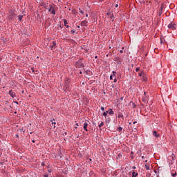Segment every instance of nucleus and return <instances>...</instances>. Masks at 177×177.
Masks as SVG:
<instances>
[{
	"label": "nucleus",
	"instance_id": "nucleus-1",
	"mask_svg": "<svg viewBox=\"0 0 177 177\" xmlns=\"http://www.w3.org/2000/svg\"><path fill=\"white\" fill-rule=\"evenodd\" d=\"M168 28L170 29V30H176V24H175V23L174 22H171L169 25H168Z\"/></svg>",
	"mask_w": 177,
	"mask_h": 177
},
{
	"label": "nucleus",
	"instance_id": "nucleus-2",
	"mask_svg": "<svg viewBox=\"0 0 177 177\" xmlns=\"http://www.w3.org/2000/svg\"><path fill=\"white\" fill-rule=\"evenodd\" d=\"M9 95H10L11 97H16V93L13 92L12 90L9 91Z\"/></svg>",
	"mask_w": 177,
	"mask_h": 177
},
{
	"label": "nucleus",
	"instance_id": "nucleus-3",
	"mask_svg": "<svg viewBox=\"0 0 177 177\" xmlns=\"http://www.w3.org/2000/svg\"><path fill=\"white\" fill-rule=\"evenodd\" d=\"M107 16L109 17V19H114V15L111 12H107Z\"/></svg>",
	"mask_w": 177,
	"mask_h": 177
},
{
	"label": "nucleus",
	"instance_id": "nucleus-4",
	"mask_svg": "<svg viewBox=\"0 0 177 177\" xmlns=\"http://www.w3.org/2000/svg\"><path fill=\"white\" fill-rule=\"evenodd\" d=\"M83 128H84V131H88V123L86 122H85L84 123V127H83Z\"/></svg>",
	"mask_w": 177,
	"mask_h": 177
},
{
	"label": "nucleus",
	"instance_id": "nucleus-5",
	"mask_svg": "<svg viewBox=\"0 0 177 177\" xmlns=\"http://www.w3.org/2000/svg\"><path fill=\"white\" fill-rule=\"evenodd\" d=\"M10 15L11 16V17H15V11H13V10H10Z\"/></svg>",
	"mask_w": 177,
	"mask_h": 177
},
{
	"label": "nucleus",
	"instance_id": "nucleus-6",
	"mask_svg": "<svg viewBox=\"0 0 177 177\" xmlns=\"http://www.w3.org/2000/svg\"><path fill=\"white\" fill-rule=\"evenodd\" d=\"M88 21H83L81 22V26H87Z\"/></svg>",
	"mask_w": 177,
	"mask_h": 177
},
{
	"label": "nucleus",
	"instance_id": "nucleus-7",
	"mask_svg": "<svg viewBox=\"0 0 177 177\" xmlns=\"http://www.w3.org/2000/svg\"><path fill=\"white\" fill-rule=\"evenodd\" d=\"M153 136H156V138H158V136H160V135H158V134L157 133V131H154L153 132Z\"/></svg>",
	"mask_w": 177,
	"mask_h": 177
},
{
	"label": "nucleus",
	"instance_id": "nucleus-8",
	"mask_svg": "<svg viewBox=\"0 0 177 177\" xmlns=\"http://www.w3.org/2000/svg\"><path fill=\"white\" fill-rule=\"evenodd\" d=\"M145 168L147 169V171H150V165H145Z\"/></svg>",
	"mask_w": 177,
	"mask_h": 177
},
{
	"label": "nucleus",
	"instance_id": "nucleus-9",
	"mask_svg": "<svg viewBox=\"0 0 177 177\" xmlns=\"http://www.w3.org/2000/svg\"><path fill=\"white\" fill-rule=\"evenodd\" d=\"M86 74H87V75H92V71H86Z\"/></svg>",
	"mask_w": 177,
	"mask_h": 177
},
{
	"label": "nucleus",
	"instance_id": "nucleus-10",
	"mask_svg": "<svg viewBox=\"0 0 177 177\" xmlns=\"http://www.w3.org/2000/svg\"><path fill=\"white\" fill-rule=\"evenodd\" d=\"M108 113L110 115H113L114 114V111H113V109H110L109 111H107Z\"/></svg>",
	"mask_w": 177,
	"mask_h": 177
},
{
	"label": "nucleus",
	"instance_id": "nucleus-11",
	"mask_svg": "<svg viewBox=\"0 0 177 177\" xmlns=\"http://www.w3.org/2000/svg\"><path fill=\"white\" fill-rule=\"evenodd\" d=\"M50 14L51 15H56V12L55 11V9L54 8H53L52 10H51V11H50Z\"/></svg>",
	"mask_w": 177,
	"mask_h": 177
},
{
	"label": "nucleus",
	"instance_id": "nucleus-12",
	"mask_svg": "<svg viewBox=\"0 0 177 177\" xmlns=\"http://www.w3.org/2000/svg\"><path fill=\"white\" fill-rule=\"evenodd\" d=\"M22 19H23V15H19V16H18V20H19V21H21Z\"/></svg>",
	"mask_w": 177,
	"mask_h": 177
},
{
	"label": "nucleus",
	"instance_id": "nucleus-13",
	"mask_svg": "<svg viewBox=\"0 0 177 177\" xmlns=\"http://www.w3.org/2000/svg\"><path fill=\"white\" fill-rule=\"evenodd\" d=\"M124 118V115H122V113H119L118 115V118Z\"/></svg>",
	"mask_w": 177,
	"mask_h": 177
},
{
	"label": "nucleus",
	"instance_id": "nucleus-14",
	"mask_svg": "<svg viewBox=\"0 0 177 177\" xmlns=\"http://www.w3.org/2000/svg\"><path fill=\"white\" fill-rule=\"evenodd\" d=\"M136 176H138V173L133 171V172L132 173V177H136Z\"/></svg>",
	"mask_w": 177,
	"mask_h": 177
},
{
	"label": "nucleus",
	"instance_id": "nucleus-15",
	"mask_svg": "<svg viewBox=\"0 0 177 177\" xmlns=\"http://www.w3.org/2000/svg\"><path fill=\"white\" fill-rule=\"evenodd\" d=\"M48 12H50L53 9V6H50L48 8H47Z\"/></svg>",
	"mask_w": 177,
	"mask_h": 177
},
{
	"label": "nucleus",
	"instance_id": "nucleus-16",
	"mask_svg": "<svg viewBox=\"0 0 177 177\" xmlns=\"http://www.w3.org/2000/svg\"><path fill=\"white\" fill-rule=\"evenodd\" d=\"M64 24L65 27H68V26H67V24H68L67 20L65 19V20L64 21Z\"/></svg>",
	"mask_w": 177,
	"mask_h": 177
},
{
	"label": "nucleus",
	"instance_id": "nucleus-17",
	"mask_svg": "<svg viewBox=\"0 0 177 177\" xmlns=\"http://www.w3.org/2000/svg\"><path fill=\"white\" fill-rule=\"evenodd\" d=\"M103 125H104V123H103V122H101V123L98 125L99 128H102V127H103Z\"/></svg>",
	"mask_w": 177,
	"mask_h": 177
},
{
	"label": "nucleus",
	"instance_id": "nucleus-18",
	"mask_svg": "<svg viewBox=\"0 0 177 177\" xmlns=\"http://www.w3.org/2000/svg\"><path fill=\"white\" fill-rule=\"evenodd\" d=\"M115 74H117V73L115 71H113L112 75H113V77H115Z\"/></svg>",
	"mask_w": 177,
	"mask_h": 177
},
{
	"label": "nucleus",
	"instance_id": "nucleus-19",
	"mask_svg": "<svg viewBox=\"0 0 177 177\" xmlns=\"http://www.w3.org/2000/svg\"><path fill=\"white\" fill-rule=\"evenodd\" d=\"M56 46V42L53 41V46H51V48Z\"/></svg>",
	"mask_w": 177,
	"mask_h": 177
},
{
	"label": "nucleus",
	"instance_id": "nucleus-20",
	"mask_svg": "<svg viewBox=\"0 0 177 177\" xmlns=\"http://www.w3.org/2000/svg\"><path fill=\"white\" fill-rule=\"evenodd\" d=\"M118 130L119 132H121L122 131V127H118Z\"/></svg>",
	"mask_w": 177,
	"mask_h": 177
},
{
	"label": "nucleus",
	"instance_id": "nucleus-21",
	"mask_svg": "<svg viewBox=\"0 0 177 177\" xmlns=\"http://www.w3.org/2000/svg\"><path fill=\"white\" fill-rule=\"evenodd\" d=\"M107 113H109V111H106V112H104L103 115H104V117H106Z\"/></svg>",
	"mask_w": 177,
	"mask_h": 177
},
{
	"label": "nucleus",
	"instance_id": "nucleus-22",
	"mask_svg": "<svg viewBox=\"0 0 177 177\" xmlns=\"http://www.w3.org/2000/svg\"><path fill=\"white\" fill-rule=\"evenodd\" d=\"M52 125L53 127H54V128H56V126H55L56 125V122H52Z\"/></svg>",
	"mask_w": 177,
	"mask_h": 177
},
{
	"label": "nucleus",
	"instance_id": "nucleus-23",
	"mask_svg": "<svg viewBox=\"0 0 177 177\" xmlns=\"http://www.w3.org/2000/svg\"><path fill=\"white\" fill-rule=\"evenodd\" d=\"M171 176H173V177L176 176V173H172V174H171Z\"/></svg>",
	"mask_w": 177,
	"mask_h": 177
},
{
	"label": "nucleus",
	"instance_id": "nucleus-24",
	"mask_svg": "<svg viewBox=\"0 0 177 177\" xmlns=\"http://www.w3.org/2000/svg\"><path fill=\"white\" fill-rule=\"evenodd\" d=\"M140 71V68H137L136 69V73H138V71Z\"/></svg>",
	"mask_w": 177,
	"mask_h": 177
},
{
	"label": "nucleus",
	"instance_id": "nucleus-25",
	"mask_svg": "<svg viewBox=\"0 0 177 177\" xmlns=\"http://www.w3.org/2000/svg\"><path fill=\"white\" fill-rule=\"evenodd\" d=\"M71 32H72V34H74L75 32V30H72Z\"/></svg>",
	"mask_w": 177,
	"mask_h": 177
},
{
	"label": "nucleus",
	"instance_id": "nucleus-26",
	"mask_svg": "<svg viewBox=\"0 0 177 177\" xmlns=\"http://www.w3.org/2000/svg\"><path fill=\"white\" fill-rule=\"evenodd\" d=\"M101 110H102V111H104V107L102 106Z\"/></svg>",
	"mask_w": 177,
	"mask_h": 177
},
{
	"label": "nucleus",
	"instance_id": "nucleus-27",
	"mask_svg": "<svg viewBox=\"0 0 177 177\" xmlns=\"http://www.w3.org/2000/svg\"><path fill=\"white\" fill-rule=\"evenodd\" d=\"M110 80H113V75H111V76H110Z\"/></svg>",
	"mask_w": 177,
	"mask_h": 177
},
{
	"label": "nucleus",
	"instance_id": "nucleus-28",
	"mask_svg": "<svg viewBox=\"0 0 177 177\" xmlns=\"http://www.w3.org/2000/svg\"><path fill=\"white\" fill-rule=\"evenodd\" d=\"M80 13L84 14V12L82 10H80Z\"/></svg>",
	"mask_w": 177,
	"mask_h": 177
},
{
	"label": "nucleus",
	"instance_id": "nucleus-29",
	"mask_svg": "<svg viewBox=\"0 0 177 177\" xmlns=\"http://www.w3.org/2000/svg\"><path fill=\"white\" fill-rule=\"evenodd\" d=\"M44 176V177H48L49 176L48 174H45Z\"/></svg>",
	"mask_w": 177,
	"mask_h": 177
},
{
	"label": "nucleus",
	"instance_id": "nucleus-30",
	"mask_svg": "<svg viewBox=\"0 0 177 177\" xmlns=\"http://www.w3.org/2000/svg\"><path fill=\"white\" fill-rule=\"evenodd\" d=\"M123 52H124V51H123L122 50H120V53H123Z\"/></svg>",
	"mask_w": 177,
	"mask_h": 177
},
{
	"label": "nucleus",
	"instance_id": "nucleus-31",
	"mask_svg": "<svg viewBox=\"0 0 177 177\" xmlns=\"http://www.w3.org/2000/svg\"><path fill=\"white\" fill-rule=\"evenodd\" d=\"M142 73H139V76H140V77H142Z\"/></svg>",
	"mask_w": 177,
	"mask_h": 177
},
{
	"label": "nucleus",
	"instance_id": "nucleus-32",
	"mask_svg": "<svg viewBox=\"0 0 177 177\" xmlns=\"http://www.w3.org/2000/svg\"><path fill=\"white\" fill-rule=\"evenodd\" d=\"M114 82H117V79H114Z\"/></svg>",
	"mask_w": 177,
	"mask_h": 177
},
{
	"label": "nucleus",
	"instance_id": "nucleus-33",
	"mask_svg": "<svg viewBox=\"0 0 177 177\" xmlns=\"http://www.w3.org/2000/svg\"><path fill=\"white\" fill-rule=\"evenodd\" d=\"M137 122H138L135 121V122H133V124H137Z\"/></svg>",
	"mask_w": 177,
	"mask_h": 177
},
{
	"label": "nucleus",
	"instance_id": "nucleus-34",
	"mask_svg": "<svg viewBox=\"0 0 177 177\" xmlns=\"http://www.w3.org/2000/svg\"><path fill=\"white\" fill-rule=\"evenodd\" d=\"M118 6V4H116V5H115V8H117Z\"/></svg>",
	"mask_w": 177,
	"mask_h": 177
},
{
	"label": "nucleus",
	"instance_id": "nucleus-35",
	"mask_svg": "<svg viewBox=\"0 0 177 177\" xmlns=\"http://www.w3.org/2000/svg\"><path fill=\"white\" fill-rule=\"evenodd\" d=\"M86 17H88V14H86Z\"/></svg>",
	"mask_w": 177,
	"mask_h": 177
},
{
	"label": "nucleus",
	"instance_id": "nucleus-36",
	"mask_svg": "<svg viewBox=\"0 0 177 177\" xmlns=\"http://www.w3.org/2000/svg\"><path fill=\"white\" fill-rule=\"evenodd\" d=\"M143 81H146V78H144V79H143Z\"/></svg>",
	"mask_w": 177,
	"mask_h": 177
},
{
	"label": "nucleus",
	"instance_id": "nucleus-37",
	"mask_svg": "<svg viewBox=\"0 0 177 177\" xmlns=\"http://www.w3.org/2000/svg\"><path fill=\"white\" fill-rule=\"evenodd\" d=\"M132 124V122H129V125H131Z\"/></svg>",
	"mask_w": 177,
	"mask_h": 177
},
{
	"label": "nucleus",
	"instance_id": "nucleus-38",
	"mask_svg": "<svg viewBox=\"0 0 177 177\" xmlns=\"http://www.w3.org/2000/svg\"><path fill=\"white\" fill-rule=\"evenodd\" d=\"M76 127H78V123H76Z\"/></svg>",
	"mask_w": 177,
	"mask_h": 177
},
{
	"label": "nucleus",
	"instance_id": "nucleus-39",
	"mask_svg": "<svg viewBox=\"0 0 177 177\" xmlns=\"http://www.w3.org/2000/svg\"><path fill=\"white\" fill-rule=\"evenodd\" d=\"M32 142L35 143V140H32Z\"/></svg>",
	"mask_w": 177,
	"mask_h": 177
},
{
	"label": "nucleus",
	"instance_id": "nucleus-40",
	"mask_svg": "<svg viewBox=\"0 0 177 177\" xmlns=\"http://www.w3.org/2000/svg\"><path fill=\"white\" fill-rule=\"evenodd\" d=\"M95 59H97V56H95Z\"/></svg>",
	"mask_w": 177,
	"mask_h": 177
},
{
	"label": "nucleus",
	"instance_id": "nucleus-41",
	"mask_svg": "<svg viewBox=\"0 0 177 177\" xmlns=\"http://www.w3.org/2000/svg\"><path fill=\"white\" fill-rule=\"evenodd\" d=\"M80 74H82V72H80Z\"/></svg>",
	"mask_w": 177,
	"mask_h": 177
},
{
	"label": "nucleus",
	"instance_id": "nucleus-42",
	"mask_svg": "<svg viewBox=\"0 0 177 177\" xmlns=\"http://www.w3.org/2000/svg\"><path fill=\"white\" fill-rule=\"evenodd\" d=\"M142 158H145V156H142Z\"/></svg>",
	"mask_w": 177,
	"mask_h": 177
},
{
	"label": "nucleus",
	"instance_id": "nucleus-43",
	"mask_svg": "<svg viewBox=\"0 0 177 177\" xmlns=\"http://www.w3.org/2000/svg\"><path fill=\"white\" fill-rule=\"evenodd\" d=\"M145 162H147V160H145Z\"/></svg>",
	"mask_w": 177,
	"mask_h": 177
},
{
	"label": "nucleus",
	"instance_id": "nucleus-44",
	"mask_svg": "<svg viewBox=\"0 0 177 177\" xmlns=\"http://www.w3.org/2000/svg\"><path fill=\"white\" fill-rule=\"evenodd\" d=\"M78 28H80V26H77Z\"/></svg>",
	"mask_w": 177,
	"mask_h": 177
}]
</instances>
